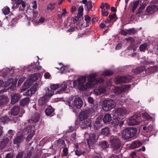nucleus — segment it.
Returning <instances> with one entry per match:
<instances>
[{
  "mask_svg": "<svg viewBox=\"0 0 158 158\" xmlns=\"http://www.w3.org/2000/svg\"><path fill=\"white\" fill-rule=\"evenodd\" d=\"M29 99H21L20 101V105L23 106L26 105L28 102Z\"/></svg>",
  "mask_w": 158,
  "mask_h": 158,
  "instance_id": "nucleus-42",
  "label": "nucleus"
},
{
  "mask_svg": "<svg viewBox=\"0 0 158 158\" xmlns=\"http://www.w3.org/2000/svg\"><path fill=\"white\" fill-rule=\"evenodd\" d=\"M85 6L86 7L88 11L91 10L93 7L92 1H88L85 4Z\"/></svg>",
  "mask_w": 158,
  "mask_h": 158,
  "instance_id": "nucleus-36",
  "label": "nucleus"
},
{
  "mask_svg": "<svg viewBox=\"0 0 158 158\" xmlns=\"http://www.w3.org/2000/svg\"><path fill=\"white\" fill-rule=\"evenodd\" d=\"M128 77L125 76H118L114 79V82L116 84H120L122 83H127L130 81Z\"/></svg>",
  "mask_w": 158,
  "mask_h": 158,
  "instance_id": "nucleus-11",
  "label": "nucleus"
},
{
  "mask_svg": "<svg viewBox=\"0 0 158 158\" xmlns=\"http://www.w3.org/2000/svg\"><path fill=\"white\" fill-rule=\"evenodd\" d=\"M146 68L144 66H140L136 68L133 69L132 72L135 74H138L142 73L143 72L145 71Z\"/></svg>",
  "mask_w": 158,
  "mask_h": 158,
  "instance_id": "nucleus-15",
  "label": "nucleus"
},
{
  "mask_svg": "<svg viewBox=\"0 0 158 158\" xmlns=\"http://www.w3.org/2000/svg\"><path fill=\"white\" fill-rule=\"evenodd\" d=\"M102 121V119L101 118H98L95 121V123L94 126L95 127H97L98 128H99L102 126V124H101V122Z\"/></svg>",
  "mask_w": 158,
  "mask_h": 158,
  "instance_id": "nucleus-33",
  "label": "nucleus"
},
{
  "mask_svg": "<svg viewBox=\"0 0 158 158\" xmlns=\"http://www.w3.org/2000/svg\"><path fill=\"white\" fill-rule=\"evenodd\" d=\"M104 80L103 79H102V78L99 77L97 79H96V80L95 84L99 83H102L104 82Z\"/></svg>",
  "mask_w": 158,
  "mask_h": 158,
  "instance_id": "nucleus-50",
  "label": "nucleus"
},
{
  "mask_svg": "<svg viewBox=\"0 0 158 158\" xmlns=\"http://www.w3.org/2000/svg\"><path fill=\"white\" fill-rule=\"evenodd\" d=\"M101 133V134L103 135L107 136L110 133L109 128L107 127H106L102 129Z\"/></svg>",
  "mask_w": 158,
  "mask_h": 158,
  "instance_id": "nucleus-31",
  "label": "nucleus"
},
{
  "mask_svg": "<svg viewBox=\"0 0 158 158\" xmlns=\"http://www.w3.org/2000/svg\"><path fill=\"white\" fill-rule=\"evenodd\" d=\"M148 46V45L146 43L141 44L139 47L140 51L144 52L147 48Z\"/></svg>",
  "mask_w": 158,
  "mask_h": 158,
  "instance_id": "nucleus-30",
  "label": "nucleus"
},
{
  "mask_svg": "<svg viewBox=\"0 0 158 158\" xmlns=\"http://www.w3.org/2000/svg\"><path fill=\"white\" fill-rule=\"evenodd\" d=\"M120 34L123 35H126L128 34V32L127 31H125L123 29H121Z\"/></svg>",
  "mask_w": 158,
  "mask_h": 158,
  "instance_id": "nucleus-58",
  "label": "nucleus"
},
{
  "mask_svg": "<svg viewBox=\"0 0 158 158\" xmlns=\"http://www.w3.org/2000/svg\"><path fill=\"white\" fill-rule=\"evenodd\" d=\"M20 108L18 106H15L12 109L11 111V114L14 116L17 115L19 111Z\"/></svg>",
  "mask_w": 158,
  "mask_h": 158,
  "instance_id": "nucleus-19",
  "label": "nucleus"
},
{
  "mask_svg": "<svg viewBox=\"0 0 158 158\" xmlns=\"http://www.w3.org/2000/svg\"><path fill=\"white\" fill-rule=\"evenodd\" d=\"M11 99H20L21 98V95L19 94L12 93L11 95Z\"/></svg>",
  "mask_w": 158,
  "mask_h": 158,
  "instance_id": "nucleus-39",
  "label": "nucleus"
},
{
  "mask_svg": "<svg viewBox=\"0 0 158 158\" xmlns=\"http://www.w3.org/2000/svg\"><path fill=\"white\" fill-rule=\"evenodd\" d=\"M143 11V10H142L140 8H139L138 10L137 11H136L135 14L136 15H141Z\"/></svg>",
  "mask_w": 158,
  "mask_h": 158,
  "instance_id": "nucleus-59",
  "label": "nucleus"
},
{
  "mask_svg": "<svg viewBox=\"0 0 158 158\" xmlns=\"http://www.w3.org/2000/svg\"><path fill=\"white\" fill-rule=\"evenodd\" d=\"M85 152L81 151H80L78 150H77L75 151V154L77 156H79L82 154H83Z\"/></svg>",
  "mask_w": 158,
  "mask_h": 158,
  "instance_id": "nucleus-54",
  "label": "nucleus"
},
{
  "mask_svg": "<svg viewBox=\"0 0 158 158\" xmlns=\"http://www.w3.org/2000/svg\"><path fill=\"white\" fill-rule=\"evenodd\" d=\"M54 111V110L53 108L50 107L48 109H47L45 110V113L48 116L52 114Z\"/></svg>",
  "mask_w": 158,
  "mask_h": 158,
  "instance_id": "nucleus-41",
  "label": "nucleus"
},
{
  "mask_svg": "<svg viewBox=\"0 0 158 158\" xmlns=\"http://www.w3.org/2000/svg\"><path fill=\"white\" fill-rule=\"evenodd\" d=\"M125 39L127 41L130 42L131 44L133 43L135 41V40L132 37L126 38Z\"/></svg>",
  "mask_w": 158,
  "mask_h": 158,
  "instance_id": "nucleus-52",
  "label": "nucleus"
},
{
  "mask_svg": "<svg viewBox=\"0 0 158 158\" xmlns=\"http://www.w3.org/2000/svg\"><path fill=\"white\" fill-rule=\"evenodd\" d=\"M83 6H80L78 8V13L77 16L79 18H80L83 15Z\"/></svg>",
  "mask_w": 158,
  "mask_h": 158,
  "instance_id": "nucleus-37",
  "label": "nucleus"
},
{
  "mask_svg": "<svg viewBox=\"0 0 158 158\" xmlns=\"http://www.w3.org/2000/svg\"><path fill=\"white\" fill-rule=\"evenodd\" d=\"M109 143L114 150H116L120 149L121 143L119 138L116 136H111L109 139Z\"/></svg>",
  "mask_w": 158,
  "mask_h": 158,
  "instance_id": "nucleus-5",
  "label": "nucleus"
},
{
  "mask_svg": "<svg viewBox=\"0 0 158 158\" xmlns=\"http://www.w3.org/2000/svg\"><path fill=\"white\" fill-rule=\"evenodd\" d=\"M32 13L33 16L32 17V21H33V20L37 19L39 18V16H38V13L37 11L33 10Z\"/></svg>",
  "mask_w": 158,
  "mask_h": 158,
  "instance_id": "nucleus-35",
  "label": "nucleus"
},
{
  "mask_svg": "<svg viewBox=\"0 0 158 158\" xmlns=\"http://www.w3.org/2000/svg\"><path fill=\"white\" fill-rule=\"evenodd\" d=\"M5 83L6 87L9 86L10 84H11L12 85L10 87V88L11 90H14V88H12V85H13L14 84V80L13 78L9 79L7 81L5 82Z\"/></svg>",
  "mask_w": 158,
  "mask_h": 158,
  "instance_id": "nucleus-22",
  "label": "nucleus"
},
{
  "mask_svg": "<svg viewBox=\"0 0 158 158\" xmlns=\"http://www.w3.org/2000/svg\"><path fill=\"white\" fill-rule=\"evenodd\" d=\"M68 149L67 148H64L63 150V155L64 156H67L68 154Z\"/></svg>",
  "mask_w": 158,
  "mask_h": 158,
  "instance_id": "nucleus-51",
  "label": "nucleus"
},
{
  "mask_svg": "<svg viewBox=\"0 0 158 158\" xmlns=\"http://www.w3.org/2000/svg\"><path fill=\"white\" fill-rule=\"evenodd\" d=\"M60 86V84H54L52 85L51 86V89L52 90H56Z\"/></svg>",
  "mask_w": 158,
  "mask_h": 158,
  "instance_id": "nucleus-47",
  "label": "nucleus"
},
{
  "mask_svg": "<svg viewBox=\"0 0 158 158\" xmlns=\"http://www.w3.org/2000/svg\"><path fill=\"white\" fill-rule=\"evenodd\" d=\"M63 101L66 102V104L70 107L71 106L72 108L76 107L78 109L81 108L83 103L82 99H66Z\"/></svg>",
  "mask_w": 158,
  "mask_h": 158,
  "instance_id": "nucleus-4",
  "label": "nucleus"
},
{
  "mask_svg": "<svg viewBox=\"0 0 158 158\" xmlns=\"http://www.w3.org/2000/svg\"><path fill=\"white\" fill-rule=\"evenodd\" d=\"M96 74L95 73L90 74L88 77V81L95 84L96 80Z\"/></svg>",
  "mask_w": 158,
  "mask_h": 158,
  "instance_id": "nucleus-23",
  "label": "nucleus"
},
{
  "mask_svg": "<svg viewBox=\"0 0 158 158\" xmlns=\"http://www.w3.org/2000/svg\"><path fill=\"white\" fill-rule=\"evenodd\" d=\"M9 142V139L8 138H6L3 139L2 142V145L3 146H5Z\"/></svg>",
  "mask_w": 158,
  "mask_h": 158,
  "instance_id": "nucleus-48",
  "label": "nucleus"
},
{
  "mask_svg": "<svg viewBox=\"0 0 158 158\" xmlns=\"http://www.w3.org/2000/svg\"><path fill=\"white\" fill-rule=\"evenodd\" d=\"M32 156V152L31 150H28L26 153H25L23 158H30Z\"/></svg>",
  "mask_w": 158,
  "mask_h": 158,
  "instance_id": "nucleus-38",
  "label": "nucleus"
},
{
  "mask_svg": "<svg viewBox=\"0 0 158 158\" xmlns=\"http://www.w3.org/2000/svg\"><path fill=\"white\" fill-rule=\"evenodd\" d=\"M80 126L82 129L86 128L91 126V121L90 119L79 120Z\"/></svg>",
  "mask_w": 158,
  "mask_h": 158,
  "instance_id": "nucleus-12",
  "label": "nucleus"
},
{
  "mask_svg": "<svg viewBox=\"0 0 158 158\" xmlns=\"http://www.w3.org/2000/svg\"><path fill=\"white\" fill-rule=\"evenodd\" d=\"M54 94V92L52 90H50L48 88V90L46 92L45 95L42 97V99H47L48 98H50Z\"/></svg>",
  "mask_w": 158,
  "mask_h": 158,
  "instance_id": "nucleus-18",
  "label": "nucleus"
},
{
  "mask_svg": "<svg viewBox=\"0 0 158 158\" xmlns=\"http://www.w3.org/2000/svg\"><path fill=\"white\" fill-rule=\"evenodd\" d=\"M154 51L156 54L158 55V44L155 46L154 48Z\"/></svg>",
  "mask_w": 158,
  "mask_h": 158,
  "instance_id": "nucleus-57",
  "label": "nucleus"
},
{
  "mask_svg": "<svg viewBox=\"0 0 158 158\" xmlns=\"http://www.w3.org/2000/svg\"><path fill=\"white\" fill-rule=\"evenodd\" d=\"M98 140V137L94 134H90L89 137L87 139V142L88 146L90 147L96 143Z\"/></svg>",
  "mask_w": 158,
  "mask_h": 158,
  "instance_id": "nucleus-10",
  "label": "nucleus"
},
{
  "mask_svg": "<svg viewBox=\"0 0 158 158\" xmlns=\"http://www.w3.org/2000/svg\"><path fill=\"white\" fill-rule=\"evenodd\" d=\"M141 144L142 143L140 141H137L132 143L130 147L131 149H134L140 146Z\"/></svg>",
  "mask_w": 158,
  "mask_h": 158,
  "instance_id": "nucleus-25",
  "label": "nucleus"
},
{
  "mask_svg": "<svg viewBox=\"0 0 158 158\" xmlns=\"http://www.w3.org/2000/svg\"><path fill=\"white\" fill-rule=\"evenodd\" d=\"M103 120L105 123H107L110 122L111 120V115L108 114H106L104 117Z\"/></svg>",
  "mask_w": 158,
  "mask_h": 158,
  "instance_id": "nucleus-26",
  "label": "nucleus"
},
{
  "mask_svg": "<svg viewBox=\"0 0 158 158\" xmlns=\"http://www.w3.org/2000/svg\"><path fill=\"white\" fill-rule=\"evenodd\" d=\"M154 62L152 61H149L145 60L143 62V64L145 65H148L149 64H153Z\"/></svg>",
  "mask_w": 158,
  "mask_h": 158,
  "instance_id": "nucleus-60",
  "label": "nucleus"
},
{
  "mask_svg": "<svg viewBox=\"0 0 158 158\" xmlns=\"http://www.w3.org/2000/svg\"><path fill=\"white\" fill-rule=\"evenodd\" d=\"M86 80V76H81L77 80L73 81V85L75 87L77 88L81 91H85L87 90V88H91L94 87L95 84L89 81L85 84Z\"/></svg>",
  "mask_w": 158,
  "mask_h": 158,
  "instance_id": "nucleus-2",
  "label": "nucleus"
},
{
  "mask_svg": "<svg viewBox=\"0 0 158 158\" xmlns=\"http://www.w3.org/2000/svg\"><path fill=\"white\" fill-rule=\"evenodd\" d=\"M127 31L128 32V34L130 35H135L137 33L138 30V29H135L134 27L127 30Z\"/></svg>",
  "mask_w": 158,
  "mask_h": 158,
  "instance_id": "nucleus-24",
  "label": "nucleus"
},
{
  "mask_svg": "<svg viewBox=\"0 0 158 158\" xmlns=\"http://www.w3.org/2000/svg\"><path fill=\"white\" fill-rule=\"evenodd\" d=\"M79 17L75 16L74 18H73V21L74 23H77V22L79 20Z\"/></svg>",
  "mask_w": 158,
  "mask_h": 158,
  "instance_id": "nucleus-62",
  "label": "nucleus"
},
{
  "mask_svg": "<svg viewBox=\"0 0 158 158\" xmlns=\"http://www.w3.org/2000/svg\"><path fill=\"white\" fill-rule=\"evenodd\" d=\"M55 145L58 148L61 149L64 148L66 144L64 140L60 139L56 141Z\"/></svg>",
  "mask_w": 158,
  "mask_h": 158,
  "instance_id": "nucleus-17",
  "label": "nucleus"
},
{
  "mask_svg": "<svg viewBox=\"0 0 158 158\" xmlns=\"http://www.w3.org/2000/svg\"><path fill=\"white\" fill-rule=\"evenodd\" d=\"M113 116L114 118L113 121L114 127L120 129L124 123L123 116L128 114L127 110L125 108H119L113 111Z\"/></svg>",
  "mask_w": 158,
  "mask_h": 158,
  "instance_id": "nucleus-1",
  "label": "nucleus"
},
{
  "mask_svg": "<svg viewBox=\"0 0 158 158\" xmlns=\"http://www.w3.org/2000/svg\"><path fill=\"white\" fill-rule=\"evenodd\" d=\"M139 3V0L136 1H134L133 2H131V5H133L132 11V12H134L136 8H137L138 6V5Z\"/></svg>",
  "mask_w": 158,
  "mask_h": 158,
  "instance_id": "nucleus-28",
  "label": "nucleus"
},
{
  "mask_svg": "<svg viewBox=\"0 0 158 158\" xmlns=\"http://www.w3.org/2000/svg\"><path fill=\"white\" fill-rule=\"evenodd\" d=\"M44 20H45L44 19V18L41 17L39 21L37 22H36L35 23H36V25H38L39 24V22H40L41 23H43L44 22Z\"/></svg>",
  "mask_w": 158,
  "mask_h": 158,
  "instance_id": "nucleus-56",
  "label": "nucleus"
},
{
  "mask_svg": "<svg viewBox=\"0 0 158 158\" xmlns=\"http://www.w3.org/2000/svg\"><path fill=\"white\" fill-rule=\"evenodd\" d=\"M153 127L152 125H150L147 127L146 126H144L143 129L147 132H150L153 131Z\"/></svg>",
  "mask_w": 158,
  "mask_h": 158,
  "instance_id": "nucleus-32",
  "label": "nucleus"
},
{
  "mask_svg": "<svg viewBox=\"0 0 158 158\" xmlns=\"http://www.w3.org/2000/svg\"><path fill=\"white\" fill-rule=\"evenodd\" d=\"M96 110L93 108H91L88 110L81 112L79 114V120H85L89 119L88 118L90 116L94 115Z\"/></svg>",
  "mask_w": 158,
  "mask_h": 158,
  "instance_id": "nucleus-6",
  "label": "nucleus"
},
{
  "mask_svg": "<svg viewBox=\"0 0 158 158\" xmlns=\"http://www.w3.org/2000/svg\"><path fill=\"white\" fill-rule=\"evenodd\" d=\"M27 129L29 130L27 132V133H29V134L26 139L27 141H29L32 138L33 135L35 134V131L34 130H32V127L31 126L28 127Z\"/></svg>",
  "mask_w": 158,
  "mask_h": 158,
  "instance_id": "nucleus-16",
  "label": "nucleus"
},
{
  "mask_svg": "<svg viewBox=\"0 0 158 158\" xmlns=\"http://www.w3.org/2000/svg\"><path fill=\"white\" fill-rule=\"evenodd\" d=\"M23 153L22 152H20L16 156V158H22L23 156Z\"/></svg>",
  "mask_w": 158,
  "mask_h": 158,
  "instance_id": "nucleus-61",
  "label": "nucleus"
},
{
  "mask_svg": "<svg viewBox=\"0 0 158 158\" xmlns=\"http://www.w3.org/2000/svg\"><path fill=\"white\" fill-rule=\"evenodd\" d=\"M34 118H33V121L35 122H38L40 119V115L38 113H35L34 115Z\"/></svg>",
  "mask_w": 158,
  "mask_h": 158,
  "instance_id": "nucleus-45",
  "label": "nucleus"
},
{
  "mask_svg": "<svg viewBox=\"0 0 158 158\" xmlns=\"http://www.w3.org/2000/svg\"><path fill=\"white\" fill-rule=\"evenodd\" d=\"M116 105V102L113 99H107L103 102V109L105 111H108L114 108Z\"/></svg>",
  "mask_w": 158,
  "mask_h": 158,
  "instance_id": "nucleus-7",
  "label": "nucleus"
},
{
  "mask_svg": "<svg viewBox=\"0 0 158 158\" xmlns=\"http://www.w3.org/2000/svg\"><path fill=\"white\" fill-rule=\"evenodd\" d=\"M47 99H39L38 103L39 106L44 105L48 102Z\"/></svg>",
  "mask_w": 158,
  "mask_h": 158,
  "instance_id": "nucleus-40",
  "label": "nucleus"
},
{
  "mask_svg": "<svg viewBox=\"0 0 158 158\" xmlns=\"http://www.w3.org/2000/svg\"><path fill=\"white\" fill-rule=\"evenodd\" d=\"M38 85L36 83L34 84L29 89L27 90L25 92V94H23L24 96L26 95L27 97L23 98V99H30L29 96L30 97L33 94H34L37 90V88Z\"/></svg>",
  "mask_w": 158,
  "mask_h": 158,
  "instance_id": "nucleus-9",
  "label": "nucleus"
},
{
  "mask_svg": "<svg viewBox=\"0 0 158 158\" xmlns=\"http://www.w3.org/2000/svg\"><path fill=\"white\" fill-rule=\"evenodd\" d=\"M146 72L147 73H153L156 71V66H151L146 69Z\"/></svg>",
  "mask_w": 158,
  "mask_h": 158,
  "instance_id": "nucleus-27",
  "label": "nucleus"
},
{
  "mask_svg": "<svg viewBox=\"0 0 158 158\" xmlns=\"http://www.w3.org/2000/svg\"><path fill=\"white\" fill-rule=\"evenodd\" d=\"M25 138V137L23 135H20L17 136L15 140H14V143L15 144L19 143L23 141Z\"/></svg>",
  "mask_w": 158,
  "mask_h": 158,
  "instance_id": "nucleus-21",
  "label": "nucleus"
},
{
  "mask_svg": "<svg viewBox=\"0 0 158 158\" xmlns=\"http://www.w3.org/2000/svg\"><path fill=\"white\" fill-rule=\"evenodd\" d=\"M2 87H6L5 82H3L2 80H0V88Z\"/></svg>",
  "mask_w": 158,
  "mask_h": 158,
  "instance_id": "nucleus-55",
  "label": "nucleus"
},
{
  "mask_svg": "<svg viewBox=\"0 0 158 158\" xmlns=\"http://www.w3.org/2000/svg\"><path fill=\"white\" fill-rule=\"evenodd\" d=\"M10 119L7 116H5L2 118L0 119L1 122L3 123L4 124L7 123L9 121Z\"/></svg>",
  "mask_w": 158,
  "mask_h": 158,
  "instance_id": "nucleus-43",
  "label": "nucleus"
},
{
  "mask_svg": "<svg viewBox=\"0 0 158 158\" xmlns=\"http://www.w3.org/2000/svg\"><path fill=\"white\" fill-rule=\"evenodd\" d=\"M158 10V6L156 5L149 6L146 9V12L148 14L154 13Z\"/></svg>",
  "mask_w": 158,
  "mask_h": 158,
  "instance_id": "nucleus-13",
  "label": "nucleus"
},
{
  "mask_svg": "<svg viewBox=\"0 0 158 158\" xmlns=\"http://www.w3.org/2000/svg\"><path fill=\"white\" fill-rule=\"evenodd\" d=\"M60 89L59 90L57 91L56 94H60L63 92L65 93H67V90L68 89L67 88L68 85L65 82H63L60 85Z\"/></svg>",
  "mask_w": 158,
  "mask_h": 158,
  "instance_id": "nucleus-14",
  "label": "nucleus"
},
{
  "mask_svg": "<svg viewBox=\"0 0 158 158\" xmlns=\"http://www.w3.org/2000/svg\"><path fill=\"white\" fill-rule=\"evenodd\" d=\"M85 20L86 21L87 23H89L90 21V18L88 15H86L85 16Z\"/></svg>",
  "mask_w": 158,
  "mask_h": 158,
  "instance_id": "nucleus-53",
  "label": "nucleus"
},
{
  "mask_svg": "<svg viewBox=\"0 0 158 158\" xmlns=\"http://www.w3.org/2000/svg\"><path fill=\"white\" fill-rule=\"evenodd\" d=\"M114 73V72L110 70H106L103 72L102 74L104 76H110L112 75Z\"/></svg>",
  "mask_w": 158,
  "mask_h": 158,
  "instance_id": "nucleus-29",
  "label": "nucleus"
},
{
  "mask_svg": "<svg viewBox=\"0 0 158 158\" xmlns=\"http://www.w3.org/2000/svg\"><path fill=\"white\" fill-rule=\"evenodd\" d=\"M50 74L48 73H46L44 74V77L46 79H48L50 77Z\"/></svg>",
  "mask_w": 158,
  "mask_h": 158,
  "instance_id": "nucleus-63",
  "label": "nucleus"
},
{
  "mask_svg": "<svg viewBox=\"0 0 158 158\" xmlns=\"http://www.w3.org/2000/svg\"><path fill=\"white\" fill-rule=\"evenodd\" d=\"M140 117L137 115L129 118L127 120V124L129 125H136L139 123Z\"/></svg>",
  "mask_w": 158,
  "mask_h": 158,
  "instance_id": "nucleus-8",
  "label": "nucleus"
},
{
  "mask_svg": "<svg viewBox=\"0 0 158 158\" xmlns=\"http://www.w3.org/2000/svg\"><path fill=\"white\" fill-rule=\"evenodd\" d=\"M76 7L75 6H72L71 8L70 11L71 12L73 13L76 10Z\"/></svg>",
  "mask_w": 158,
  "mask_h": 158,
  "instance_id": "nucleus-64",
  "label": "nucleus"
},
{
  "mask_svg": "<svg viewBox=\"0 0 158 158\" xmlns=\"http://www.w3.org/2000/svg\"><path fill=\"white\" fill-rule=\"evenodd\" d=\"M143 116L146 119H152V118L146 112H145L143 114H142Z\"/></svg>",
  "mask_w": 158,
  "mask_h": 158,
  "instance_id": "nucleus-46",
  "label": "nucleus"
},
{
  "mask_svg": "<svg viewBox=\"0 0 158 158\" xmlns=\"http://www.w3.org/2000/svg\"><path fill=\"white\" fill-rule=\"evenodd\" d=\"M99 145L102 150L107 148L109 147V144L106 141L100 142Z\"/></svg>",
  "mask_w": 158,
  "mask_h": 158,
  "instance_id": "nucleus-20",
  "label": "nucleus"
},
{
  "mask_svg": "<svg viewBox=\"0 0 158 158\" xmlns=\"http://www.w3.org/2000/svg\"><path fill=\"white\" fill-rule=\"evenodd\" d=\"M137 130L136 128L130 127L126 129L122 132V137L125 139H128L134 136Z\"/></svg>",
  "mask_w": 158,
  "mask_h": 158,
  "instance_id": "nucleus-3",
  "label": "nucleus"
},
{
  "mask_svg": "<svg viewBox=\"0 0 158 158\" xmlns=\"http://www.w3.org/2000/svg\"><path fill=\"white\" fill-rule=\"evenodd\" d=\"M105 91V89L104 88H102L101 86L98 87V94H103Z\"/></svg>",
  "mask_w": 158,
  "mask_h": 158,
  "instance_id": "nucleus-49",
  "label": "nucleus"
},
{
  "mask_svg": "<svg viewBox=\"0 0 158 158\" xmlns=\"http://www.w3.org/2000/svg\"><path fill=\"white\" fill-rule=\"evenodd\" d=\"M2 12L4 15H8L10 12V9L9 7H6L2 9Z\"/></svg>",
  "mask_w": 158,
  "mask_h": 158,
  "instance_id": "nucleus-44",
  "label": "nucleus"
},
{
  "mask_svg": "<svg viewBox=\"0 0 158 158\" xmlns=\"http://www.w3.org/2000/svg\"><path fill=\"white\" fill-rule=\"evenodd\" d=\"M37 73H35L31 75L30 76V80L32 81H35L38 79V75Z\"/></svg>",
  "mask_w": 158,
  "mask_h": 158,
  "instance_id": "nucleus-34",
  "label": "nucleus"
}]
</instances>
